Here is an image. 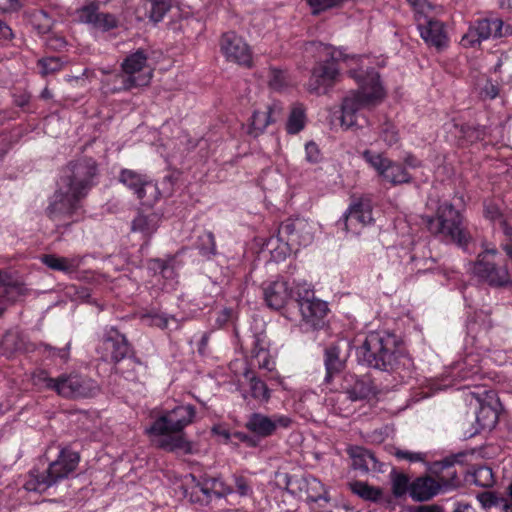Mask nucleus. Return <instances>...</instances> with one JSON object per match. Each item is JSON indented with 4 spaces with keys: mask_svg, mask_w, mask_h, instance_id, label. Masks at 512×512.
Masks as SVG:
<instances>
[{
    "mask_svg": "<svg viewBox=\"0 0 512 512\" xmlns=\"http://www.w3.org/2000/svg\"><path fill=\"white\" fill-rule=\"evenodd\" d=\"M349 74L357 81L359 88L351 91L342 102L340 121L346 129L362 127L359 123L360 110L378 105L386 95L380 75L374 68L351 70Z\"/></svg>",
    "mask_w": 512,
    "mask_h": 512,
    "instance_id": "obj_1",
    "label": "nucleus"
},
{
    "mask_svg": "<svg viewBox=\"0 0 512 512\" xmlns=\"http://www.w3.org/2000/svg\"><path fill=\"white\" fill-rule=\"evenodd\" d=\"M361 355L367 366L381 371L403 375L413 368L411 358L396 349L390 337H384L378 332L367 335L361 346Z\"/></svg>",
    "mask_w": 512,
    "mask_h": 512,
    "instance_id": "obj_2",
    "label": "nucleus"
},
{
    "mask_svg": "<svg viewBox=\"0 0 512 512\" xmlns=\"http://www.w3.org/2000/svg\"><path fill=\"white\" fill-rule=\"evenodd\" d=\"M312 240V226L306 219L288 218L280 224L277 237H271L262 245L260 253H268L270 256H296L299 248L308 246Z\"/></svg>",
    "mask_w": 512,
    "mask_h": 512,
    "instance_id": "obj_3",
    "label": "nucleus"
},
{
    "mask_svg": "<svg viewBox=\"0 0 512 512\" xmlns=\"http://www.w3.org/2000/svg\"><path fill=\"white\" fill-rule=\"evenodd\" d=\"M32 382L40 389L55 391L65 398H89L95 396L99 387L95 381L78 375L61 374L56 378L49 376L46 370L38 369L32 373Z\"/></svg>",
    "mask_w": 512,
    "mask_h": 512,
    "instance_id": "obj_4",
    "label": "nucleus"
},
{
    "mask_svg": "<svg viewBox=\"0 0 512 512\" xmlns=\"http://www.w3.org/2000/svg\"><path fill=\"white\" fill-rule=\"evenodd\" d=\"M99 169L97 162L90 157L70 161L63 170L60 184L85 198L97 184Z\"/></svg>",
    "mask_w": 512,
    "mask_h": 512,
    "instance_id": "obj_5",
    "label": "nucleus"
},
{
    "mask_svg": "<svg viewBox=\"0 0 512 512\" xmlns=\"http://www.w3.org/2000/svg\"><path fill=\"white\" fill-rule=\"evenodd\" d=\"M148 56L145 50L138 49L129 54L122 62V72L114 75V81L119 85L113 91L130 90L136 87L147 86L152 78V71L147 68Z\"/></svg>",
    "mask_w": 512,
    "mask_h": 512,
    "instance_id": "obj_6",
    "label": "nucleus"
},
{
    "mask_svg": "<svg viewBox=\"0 0 512 512\" xmlns=\"http://www.w3.org/2000/svg\"><path fill=\"white\" fill-rule=\"evenodd\" d=\"M462 216L450 203L438 207L437 218H429L427 227L434 234H443L460 247H466L469 242L467 233L461 227Z\"/></svg>",
    "mask_w": 512,
    "mask_h": 512,
    "instance_id": "obj_7",
    "label": "nucleus"
},
{
    "mask_svg": "<svg viewBox=\"0 0 512 512\" xmlns=\"http://www.w3.org/2000/svg\"><path fill=\"white\" fill-rule=\"evenodd\" d=\"M102 348L106 352L102 358L107 361L110 357V360L116 364V370L122 374L130 376V372L141 365V362L133 356L126 337L114 328L107 332Z\"/></svg>",
    "mask_w": 512,
    "mask_h": 512,
    "instance_id": "obj_8",
    "label": "nucleus"
},
{
    "mask_svg": "<svg viewBox=\"0 0 512 512\" xmlns=\"http://www.w3.org/2000/svg\"><path fill=\"white\" fill-rule=\"evenodd\" d=\"M341 56L340 51L329 50L327 58L316 64L307 84L309 92L325 94L336 83L339 76L338 61Z\"/></svg>",
    "mask_w": 512,
    "mask_h": 512,
    "instance_id": "obj_9",
    "label": "nucleus"
},
{
    "mask_svg": "<svg viewBox=\"0 0 512 512\" xmlns=\"http://www.w3.org/2000/svg\"><path fill=\"white\" fill-rule=\"evenodd\" d=\"M118 180L133 191L143 205L151 207L158 201L157 184L146 174H141L132 169H122Z\"/></svg>",
    "mask_w": 512,
    "mask_h": 512,
    "instance_id": "obj_10",
    "label": "nucleus"
},
{
    "mask_svg": "<svg viewBox=\"0 0 512 512\" xmlns=\"http://www.w3.org/2000/svg\"><path fill=\"white\" fill-rule=\"evenodd\" d=\"M83 199L80 195H75V192L65 189L60 184V188L50 199L49 205L46 208V214L55 222H64L77 214Z\"/></svg>",
    "mask_w": 512,
    "mask_h": 512,
    "instance_id": "obj_11",
    "label": "nucleus"
},
{
    "mask_svg": "<svg viewBox=\"0 0 512 512\" xmlns=\"http://www.w3.org/2000/svg\"><path fill=\"white\" fill-rule=\"evenodd\" d=\"M220 50L229 62L245 68H251L253 65V56L249 45L233 31H228L221 36Z\"/></svg>",
    "mask_w": 512,
    "mask_h": 512,
    "instance_id": "obj_12",
    "label": "nucleus"
},
{
    "mask_svg": "<svg viewBox=\"0 0 512 512\" xmlns=\"http://www.w3.org/2000/svg\"><path fill=\"white\" fill-rule=\"evenodd\" d=\"M195 416V408L191 405L179 406L154 421L148 430L152 434H165L166 432H182Z\"/></svg>",
    "mask_w": 512,
    "mask_h": 512,
    "instance_id": "obj_13",
    "label": "nucleus"
},
{
    "mask_svg": "<svg viewBox=\"0 0 512 512\" xmlns=\"http://www.w3.org/2000/svg\"><path fill=\"white\" fill-rule=\"evenodd\" d=\"M296 302L303 320L307 324L313 328H318L323 324L328 307L326 302L315 298L313 291L305 290L303 295L299 292Z\"/></svg>",
    "mask_w": 512,
    "mask_h": 512,
    "instance_id": "obj_14",
    "label": "nucleus"
},
{
    "mask_svg": "<svg viewBox=\"0 0 512 512\" xmlns=\"http://www.w3.org/2000/svg\"><path fill=\"white\" fill-rule=\"evenodd\" d=\"M503 22L500 19H479L461 39L464 47H474L490 37L502 36Z\"/></svg>",
    "mask_w": 512,
    "mask_h": 512,
    "instance_id": "obj_15",
    "label": "nucleus"
},
{
    "mask_svg": "<svg viewBox=\"0 0 512 512\" xmlns=\"http://www.w3.org/2000/svg\"><path fill=\"white\" fill-rule=\"evenodd\" d=\"M473 273L491 286H504L510 282L507 266L495 263L489 258H481L475 261Z\"/></svg>",
    "mask_w": 512,
    "mask_h": 512,
    "instance_id": "obj_16",
    "label": "nucleus"
},
{
    "mask_svg": "<svg viewBox=\"0 0 512 512\" xmlns=\"http://www.w3.org/2000/svg\"><path fill=\"white\" fill-rule=\"evenodd\" d=\"M373 221L372 206L368 199H359L353 202L337 225L346 232L356 230L357 224L365 226Z\"/></svg>",
    "mask_w": 512,
    "mask_h": 512,
    "instance_id": "obj_17",
    "label": "nucleus"
},
{
    "mask_svg": "<svg viewBox=\"0 0 512 512\" xmlns=\"http://www.w3.org/2000/svg\"><path fill=\"white\" fill-rule=\"evenodd\" d=\"M79 454L67 449L61 450L58 458L53 461L46 471V484H55L67 478L78 466Z\"/></svg>",
    "mask_w": 512,
    "mask_h": 512,
    "instance_id": "obj_18",
    "label": "nucleus"
},
{
    "mask_svg": "<svg viewBox=\"0 0 512 512\" xmlns=\"http://www.w3.org/2000/svg\"><path fill=\"white\" fill-rule=\"evenodd\" d=\"M291 420L287 417L276 416L268 417L261 413H252L245 424V427L260 437L272 435L277 427H288Z\"/></svg>",
    "mask_w": 512,
    "mask_h": 512,
    "instance_id": "obj_19",
    "label": "nucleus"
},
{
    "mask_svg": "<svg viewBox=\"0 0 512 512\" xmlns=\"http://www.w3.org/2000/svg\"><path fill=\"white\" fill-rule=\"evenodd\" d=\"M99 5L91 2L78 10L79 20L83 23L93 24L95 28L109 31L118 25V20L113 14L99 13Z\"/></svg>",
    "mask_w": 512,
    "mask_h": 512,
    "instance_id": "obj_20",
    "label": "nucleus"
},
{
    "mask_svg": "<svg viewBox=\"0 0 512 512\" xmlns=\"http://www.w3.org/2000/svg\"><path fill=\"white\" fill-rule=\"evenodd\" d=\"M420 21V19H418ZM418 29L422 39L430 46L442 50L448 45V36L443 22L436 19H426L418 23Z\"/></svg>",
    "mask_w": 512,
    "mask_h": 512,
    "instance_id": "obj_21",
    "label": "nucleus"
},
{
    "mask_svg": "<svg viewBox=\"0 0 512 512\" xmlns=\"http://www.w3.org/2000/svg\"><path fill=\"white\" fill-rule=\"evenodd\" d=\"M203 494L202 499H195L199 501L200 505H207L210 503L212 496L217 498L225 497L232 493V488L226 485L220 478L209 477L207 475L202 476V481L197 484Z\"/></svg>",
    "mask_w": 512,
    "mask_h": 512,
    "instance_id": "obj_22",
    "label": "nucleus"
},
{
    "mask_svg": "<svg viewBox=\"0 0 512 512\" xmlns=\"http://www.w3.org/2000/svg\"><path fill=\"white\" fill-rule=\"evenodd\" d=\"M347 452L352 459L353 469L364 473L381 471L380 462L370 450L360 446H352L347 449Z\"/></svg>",
    "mask_w": 512,
    "mask_h": 512,
    "instance_id": "obj_23",
    "label": "nucleus"
},
{
    "mask_svg": "<svg viewBox=\"0 0 512 512\" xmlns=\"http://www.w3.org/2000/svg\"><path fill=\"white\" fill-rule=\"evenodd\" d=\"M291 290L286 281H274L264 289V299L267 306L279 310L290 300Z\"/></svg>",
    "mask_w": 512,
    "mask_h": 512,
    "instance_id": "obj_24",
    "label": "nucleus"
},
{
    "mask_svg": "<svg viewBox=\"0 0 512 512\" xmlns=\"http://www.w3.org/2000/svg\"><path fill=\"white\" fill-rule=\"evenodd\" d=\"M439 490L440 484L430 476L416 478L410 484V496L415 501H427L435 496Z\"/></svg>",
    "mask_w": 512,
    "mask_h": 512,
    "instance_id": "obj_25",
    "label": "nucleus"
},
{
    "mask_svg": "<svg viewBox=\"0 0 512 512\" xmlns=\"http://www.w3.org/2000/svg\"><path fill=\"white\" fill-rule=\"evenodd\" d=\"M324 365L326 369L325 382L330 383L335 375L340 374L346 365V357L341 354L337 345H331L324 351Z\"/></svg>",
    "mask_w": 512,
    "mask_h": 512,
    "instance_id": "obj_26",
    "label": "nucleus"
},
{
    "mask_svg": "<svg viewBox=\"0 0 512 512\" xmlns=\"http://www.w3.org/2000/svg\"><path fill=\"white\" fill-rule=\"evenodd\" d=\"M318 488L322 489V484L315 477H289L286 476V489L292 494H297L302 491H306L308 494V499L312 502H317L321 496H315L309 494V489L317 490Z\"/></svg>",
    "mask_w": 512,
    "mask_h": 512,
    "instance_id": "obj_27",
    "label": "nucleus"
},
{
    "mask_svg": "<svg viewBox=\"0 0 512 512\" xmlns=\"http://www.w3.org/2000/svg\"><path fill=\"white\" fill-rule=\"evenodd\" d=\"M162 437L158 441V446L169 452L191 453V444L184 437L183 432H166L160 434Z\"/></svg>",
    "mask_w": 512,
    "mask_h": 512,
    "instance_id": "obj_28",
    "label": "nucleus"
},
{
    "mask_svg": "<svg viewBox=\"0 0 512 512\" xmlns=\"http://www.w3.org/2000/svg\"><path fill=\"white\" fill-rule=\"evenodd\" d=\"M498 421L497 411L490 406L489 404H481L479 411L476 414V422L479 428L475 429L474 432L464 433L466 437H472L473 435L479 433L481 430H491L495 427Z\"/></svg>",
    "mask_w": 512,
    "mask_h": 512,
    "instance_id": "obj_29",
    "label": "nucleus"
},
{
    "mask_svg": "<svg viewBox=\"0 0 512 512\" xmlns=\"http://www.w3.org/2000/svg\"><path fill=\"white\" fill-rule=\"evenodd\" d=\"M24 349V340L21 334L15 330H9L5 333L0 343L2 355L10 358L14 353Z\"/></svg>",
    "mask_w": 512,
    "mask_h": 512,
    "instance_id": "obj_30",
    "label": "nucleus"
},
{
    "mask_svg": "<svg viewBox=\"0 0 512 512\" xmlns=\"http://www.w3.org/2000/svg\"><path fill=\"white\" fill-rule=\"evenodd\" d=\"M382 177L392 185H399L411 182V176L406 168L400 164L389 161L387 167L384 169Z\"/></svg>",
    "mask_w": 512,
    "mask_h": 512,
    "instance_id": "obj_31",
    "label": "nucleus"
},
{
    "mask_svg": "<svg viewBox=\"0 0 512 512\" xmlns=\"http://www.w3.org/2000/svg\"><path fill=\"white\" fill-rule=\"evenodd\" d=\"M306 124L305 109L302 104H294L286 123V130L289 134H297L304 129Z\"/></svg>",
    "mask_w": 512,
    "mask_h": 512,
    "instance_id": "obj_32",
    "label": "nucleus"
},
{
    "mask_svg": "<svg viewBox=\"0 0 512 512\" xmlns=\"http://www.w3.org/2000/svg\"><path fill=\"white\" fill-rule=\"evenodd\" d=\"M349 486L353 493L364 500L378 502L383 495L381 488L370 486L366 482L355 481L349 483Z\"/></svg>",
    "mask_w": 512,
    "mask_h": 512,
    "instance_id": "obj_33",
    "label": "nucleus"
},
{
    "mask_svg": "<svg viewBox=\"0 0 512 512\" xmlns=\"http://www.w3.org/2000/svg\"><path fill=\"white\" fill-rule=\"evenodd\" d=\"M483 508L499 507L504 512H512V504H508L505 498H500L495 492L485 491L477 495Z\"/></svg>",
    "mask_w": 512,
    "mask_h": 512,
    "instance_id": "obj_34",
    "label": "nucleus"
},
{
    "mask_svg": "<svg viewBox=\"0 0 512 512\" xmlns=\"http://www.w3.org/2000/svg\"><path fill=\"white\" fill-rule=\"evenodd\" d=\"M30 21L33 28L39 34H48L54 25V20L44 10H35L32 12Z\"/></svg>",
    "mask_w": 512,
    "mask_h": 512,
    "instance_id": "obj_35",
    "label": "nucleus"
},
{
    "mask_svg": "<svg viewBox=\"0 0 512 512\" xmlns=\"http://www.w3.org/2000/svg\"><path fill=\"white\" fill-rule=\"evenodd\" d=\"M145 9L149 13V17L154 22H159L169 11L171 5L170 0H143Z\"/></svg>",
    "mask_w": 512,
    "mask_h": 512,
    "instance_id": "obj_36",
    "label": "nucleus"
},
{
    "mask_svg": "<svg viewBox=\"0 0 512 512\" xmlns=\"http://www.w3.org/2000/svg\"><path fill=\"white\" fill-rule=\"evenodd\" d=\"M157 221L158 218L156 214H139L132 222V229L134 231H140L145 235H150L156 231Z\"/></svg>",
    "mask_w": 512,
    "mask_h": 512,
    "instance_id": "obj_37",
    "label": "nucleus"
},
{
    "mask_svg": "<svg viewBox=\"0 0 512 512\" xmlns=\"http://www.w3.org/2000/svg\"><path fill=\"white\" fill-rule=\"evenodd\" d=\"M269 119L266 111H254L248 133L253 137H258L271 124Z\"/></svg>",
    "mask_w": 512,
    "mask_h": 512,
    "instance_id": "obj_38",
    "label": "nucleus"
},
{
    "mask_svg": "<svg viewBox=\"0 0 512 512\" xmlns=\"http://www.w3.org/2000/svg\"><path fill=\"white\" fill-rule=\"evenodd\" d=\"M410 482L409 477L404 473H398L392 471L391 473V485L392 493L396 498L403 497L407 492L410 493Z\"/></svg>",
    "mask_w": 512,
    "mask_h": 512,
    "instance_id": "obj_39",
    "label": "nucleus"
},
{
    "mask_svg": "<svg viewBox=\"0 0 512 512\" xmlns=\"http://www.w3.org/2000/svg\"><path fill=\"white\" fill-rule=\"evenodd\" d=\"M43 263L53 270L71 273L76 270L78 263L75 258H42Z\"/></svg>",
    "mask_w": 512,
    "mask_h": 512,
    "instance_id": "obj_40",
    "label": "nucleus"
},
{
    "mask_svg": "<svg viewBox=\"0 0 512 512\" xmlns=\"http://www.w3.org/2000/svg\"><path fill=\"white\" fill-rule=\"evenodd\" d=\"M198 253L202 256L215 254V238L211 232H206L198 237L197 240Z\"/></svg>",
    "mask_w": 512,
    "mask_h": 512,
    "instance_id": "obj_41",
    "label": "nucleus"
},
{
    "mask_svg": "<svg viewBox=\"0 0 512 512\" xmlns=\"http://www.w3.org/2000/svg\"><path fill=\"white\" fill-rule=\"evenodd\" d=\"M63 62L59 57H45L38 60V67L42 75L55 73L62 69Z\"/></svg>",
    "mask_w": 512,
    "mask_h": 512,
    "instance_id": "obj_42",
    "label": "nucleus"
},
{
    "mask_svg": "<svg viewBox=\"0 0 512 512\" xmlns=\"http://www.w3.org/2000/svg\"><path fill=\"white\" fill-rule=\"evenodd\" d=\"M250 391L253 398L260 401H268L270 398V391L267 385L257 377L250 379Z\"/></svg>",
    "mask_w": 512,
    "mask_h": 512,
    "instance_id": "obj_43",
    "label": "nucleus"
},
{
    "mask_svg": "<svg viewBox=\"0 0 512 512\" xmlns=\"http://www.w3.org/2000/svg\"><path fill=\"white\" fill-rule=\"evenodd\" d=\"M312 8V14L318 15L323 11L341 7L346 0H306Z\"/></svg>",
    "mask_w": 512,
    "mask_h": 512,
    "instance_id": "obj_44",
    "label": "nucleus"
},
{
    "mask_svg": "<svg viewBox=\"0 0 512 512\" xmlns=\"http://www.w3.org/2000/svg\"><path fill=\"white\" fill-rule=\"evenodd\" d=\"M461 133L463 138L473 143L483 140L486 136V129L484 126H471L468 124L462 125Z\"/></svg>",
    "mask_w": 512,
    "mask_h": 512,
    "instance_id": "obj_45",
    "label": "nucleus"
},
{
    "mask_svg": "<svg viewBox=\"0 0 512 512\" xmlns=\"http://www.w3.org/2000/svg\"><path fill=\"white\" fill-rule=\"evenodd\" d=\"M364 159L382 176L384 169L389 163V159L383 157L382 154H375L369 150L364 151Z\"/></svg>",
    "mask_w": 512,
    "mask_h": 512,
    "instance_id": "obj_46",
    "label": "nucleus"
},
{
    "mask_svg": "<svg viewBox=\"0 0 512 512\" xmlns=\"http://www.w3.org/2000/svg\"><path fill=\"white\" fill-rule=\"evenodd\" d=\"M190 479V482H187L186 485L189 486L184 489V496L189 498V501L192 503H198L199 501H196L195 499L203 498V494L201 493L200 489L197 487V484L202 481V477L196 478L193 474H190L187 477V480Z\"/></svg>",
    "mask_w": 512,
    "mask_h": 512,
    "instance_id": "obj_47",
    "label": "nucleus"
},
{
    "mask_svg": "<svg viewBox=\"0 0 512 512\" xmlns=\"http://www.w3.org/2000/svg\"><path fill=\"white\" fill-rule=\"evenodd\" d=\"M380 137L390 146L396 144L399 141L398 130L390 121H385L381 125Z\"/></svg>",
    "mask_w": 512,
    "mask_h": 512,
    "instance_id": "obj_48",
    "label": "nucleus"
},
{
    "mask_svg": "<svg viewBox=\"0 0 512 512\" xmlns=\"http://www.w3.org/2000/svg\"><path fill=\"white\" fill-rule=\"evenodd\" d=\"M46 474L37 475L34 472L30 473V479L24 484V488L27 491H44L52 484H46Z\"/></svg>",
    "mask_w": 512,
    "mask_h": 512,
    "instance_id": "obj_49",
    "label": "nucleus"
},
{
    "mask_svg": "<svg viewBox=\"0 0 512 512\" xmlns=\"http://www.w3.org/2000/svg\"><path fill=\"white\" fill-rule=\"evenodd\" d=\"M0 283L4 286H7L13 290L18 295H25L27 292V288L25 285L20 282L18 279H13L7 272L0 269Z\"/></svg>",
    "mask_w": 512,
    "mask_h": 512,
    "instance_id": "obj_50",
    "label": "nucleus"
},
{
    "mask_svg": "<svg viewBox=\"0 0 512 512\" xmlns=\"http://www.w3.org/2000/svg\"><path fill=\"white\" fill-rule=\"evenodd\" d=\"M372 393L371 386L364 381H356L353 387L349 390L350 398L352 400H361L370 396Z\"/></svg>",
    "mask_w": 512,
    "mask_h": 512,
    "instance_id": "obj_51",
    "label": "nucleus"
},
{
    "mask_svg": "<svg viewBox=\"0 0 512 512\" xmlns=\"http://www.w3.org/2000/svg\"><path fill=\"white\" fill-rule=\"evenodd\" d=\"M474 482L482 487L491 486L493 484L492 470L488 467H479L474 472Z\"/></svg>",
    "mask_w": 512,
    "mask_h": 512,
    "instance_id": "obj_52",
    "label": "nucleus"
},
{
    "mask_svg": "<svg viewBox=\"0 0 512 512\" xmlns=\"http://www.w3.org/2000/svg\"><path fill=\"white\" fill-rule=\"evenodd\" d=\"M176 183V178L173 175L165 176L160 184L157 185V190L159 192L158 200L161 197H171L174 193V185Z\"/></svg>",
    "mask_w": 512,
    "mask_h": 512,
    "instance_id": "obj_53",
    "label": "nucleus"
},
{
    "mask_svg": "<svg viewBox=\"0 0 512 512\" xmlns=\"http://www.w3.org/2000/svg\"><path fill=\"white\" fill-rule=\"evenodd\" d=\"M267 115L269 116V120L271 124L280 121L284 116V107L280 102L274 101L271 105L267 107L266 110Z\"/></svg>",
    "mask_w": 512,
    "mask_h": 512,
    "instance_id": "obj_54",
    "label": "nucleus"
},
{
    "mask_svg": "<svg viewBox=\"0 0 512 512\" xmlns=\"http://www.w3.org/2000/svg\"><path fill=\"white\" fill-rule=\"evenodd\" d=\"M306 160L311 164H316L321 161V152L315 142H308L305 145Z\"/></svg>",
    "mask_w": 512,
    "mask_h": 512,
    "instance_id": "obj_55",
    "label": "nucleus"
},
{
    "mask_svg": "<svg viewBox=\"0 0 512 512\" xmlns=\"http://www.w3.org/2000/svg\"><path fill=\"white\" fill-rule=\"evenodd\" d=\"M67 45V41L61 35L52 34L46 40V46L54 51H60L65 48Z\"/></svg>",
    "mask_w": 512,
    "mask_h": 512,
    "instance_id": "obj_56",
    "label": "nucleus"
},
{
    "mask_svg": "<svg viewBox=\"0 0 512 512\" xmlns=\"http://www.w3.org/2000/svg\"><path fill=\"white\" fill-rule=\"evenodd\" d=\"M395 456L399 459H405L410 462H418L423 460V456L421 453H414L404 450H397Z\"/></svg>",
    "mask_w": 512,
    "mask_h": 512,
    "instance_id": "obj_57",
    "label": "nucleus"
},
{
    "mask_svg": "<svg viewBox=\"0 0 512 512\" xmlns=\"http://www.w3.org/2000/svg\"><path fill=\"white\" fill-rule=\"evenodd\" d=\"M235 484L237 487V491L241 496H246L248 494L250 488H249V485L244 477L236 476Z\"/></svg>",
    "mask_w": 512,
    "mask_h": 512,
    "instance_id": "obj_58",
    "label": "nucleus"
},
{
    "mask_svg": "<svg viewBox=\"0 0 512 512\" xmlns=\"http://www.w3.org/2000/svg\"><path fill=\"white\" fill-rule=\"evenodd\" d=\"M148 268L155 271L159 269L160 272L166 277L165 272L167 270V262L165 260L160 258L152 259L148 264Z\"/></svg>",
    "mask_w": 512,
    "mask_h": 512,
    "instance_id": "obj_59",
    "label": "nucleus"
},
{
    "mask_svg": "<svg viewBox=\"0 0 512 512\" xmlns=\"http://www.w3.org/2000/svg\"><path fill=\"white\" fill-rule=\"evenodd\" d=\"M411 512H444V510L440 505L431 504V505H419V506L413 507L411 509Z\"/></svg>",
    "mask_w": 512,
    "mask_h": 512,
    "instance_id": "obj_60",
    "label": "nucleus"
},
{
    "mask_svg": "<svg viewBox=\"0 0 512 512\" xmlns=\"http://www.w3.org/2000/svg\"><path fill=\"white\" fill-rule=\"evenodd\" d=\"M273 77L270 80V86L273 88H280L283 86V73L281 71L273 70Z\"/></svg>",
    "mask_w": 512,
    "mask_h": 512,
    "instance_id": "obj_61",
    "label": "nucleus"
},
{
    "mask_svg": "<svg viewBox=\"0 0 512 512\" xmlns=\"http://www.w3.org/2000/svg\"><path fill=\"white\" fill-rule=\"evenodd\" d=\"M482 94L485 97L494 99L498 95V88L494 84L488 82L482 89Z\"/></svg>",
    "mask_w": 512,
    "mask_h": 512,
    "instance_id": "obj_62",
    "label": "nucleus"
},
{
    "mask_svg": "<svg viewBox=\"0 0 512 512\" xmlns=\"http://www.w3.org/2000/svg\"><path fill=\"white\" fill-rule=\"evenodd\" d=\"M485 215L490 220L503 219L499 209L495 205H490L485 208Z\"/></svg>",
    "mask_w": 512,
    "mask_h": 512,
    "instance_id": "obj_63",
    "label": "nucleus"
},
{
    "mask_svg": "<svg viewBox=\"0 0 512 512\" xmlns=\"http://www.w3.org/2000/svg\"><path fill=\"white\" fill-rule=\"evenodd\" d=\"M500 227L509 239H512V218L510 219V222H508L506 219L500 220Z\"/></svg>",
    "mask_w": 512,
    "mask_h": 512,
    "instance_id": "obj_64",
    "label": "nucleus"
}]
</instances>
